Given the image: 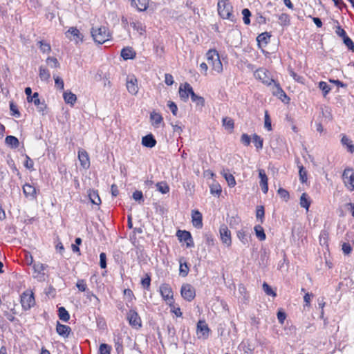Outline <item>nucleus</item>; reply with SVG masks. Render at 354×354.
Wrapping results in <instances>:
<instances>
[{"instance_id": "6ab92c4d", "label": "nucleus", "mask_w": 354, "mask_h": 354, "mask_svg": "<svg viewBox=\"0 0 354 354\" xmlns=\"http://www.w3.org/2000/svg\"><path fill=\"white\" fill-rule=\"evenodd\" d=\"M78 158L80 162L81 166L84 169H88L90 167V160H89L88 154L85 150H84V149L79 150Z\"/></svg>"}, {"instance_id": "338daca9", "label": "nucleus", "mask_w": 354, "mask_h": 354, "mask_svg": "<svg viewBox=\"0 0 354 354\" xmlns=\"http://www.w3.org/2000/svg\"><path fill=\"white\" fill-rule=\"evenodd\" d=\"M76 286L81 292H84L86 289V284L83 279L78 280Z\"/></svg>"}, {"instance_id": "5701e85b", "label": "nucleus", "mask_w": 354, "mask_h": 354, "mask_svg": "<svg viewBox=\"0 0 354 354\" xmlns=\"http://www.w3.org/2000/svg\"><path fill=\"white\" fill-rule=\"evenodd\" d=\"M209 329L205 322L199 321L197 324V333L204 338L209 335Z\"/></svg>"}, {"instance_id": "37998d69", "label": "nucleus", "mask_w": 354, "mask_h": 354, "mask_svg": "<svg viewBox=\"0 0 354 354\" xmlns=\"http://www.w3.org/2000/svg\"><path fill=\"white\" fill-rule=\"evenodd\" d=\"M158 191L162 194H167L169 192V187L166 182H160L156 185Z\"/></svg>"}, {"instance_id": "dca6fc26", "label": "nucleus", "mask_w": 354, "mask_h": 354, "mask_svg": "<svg viewBox=\"0 0 354 354\" xmlns=\"http://www.w3.org/2000/svg\"><path fill=\"white\" fill-rule=\"evenodd\" d=\"M127 319L131 326L136 328L141 326L140 317H139L138 313L135 310L131 309L129 310V312L127 314Z\"/></svg>"}, {"instance_id": "f257e3e1", "label": "nucleus", "mask_w": 354, "mask_h": 354, "mask_svg": "<svg viewBox=\"0 0 354 354\" xmlns=\"http://www.w3.org/2000/svg\"><path fill=\"white\" fill-rule=\"evenodd\" d=\"M91 34L94 41L99 44H104L111 38L109 30L103 26L92 27Z\"/></svg>"}, {"instance_id": "58836bf2", "label": "nucleus", "mask_w": 354, "mask_h": 354, "mask_svg": "<svg viewBox=\"0 0 354 354\" xmlns=\"http://www.w3.org/2000/svg\"><path fill=\"white\" fill-rule=\"evenodd\" d=\"M254 232L257 237L260 241H264L266 238L264 230L262 226L258 225L254 227Z\"/></svg>"}, {"instance_id": "5fc2aeb1", "label": "nucleus", "mask_w": 354, "mask_h": 354, "mask_svg": "<svg viewBox=\"0 0 354 354\" xmlns=\"http://www.w3.org/2000/svg\"><path fill=\"white\" fill-rule=\"evenodd\" d=\"M141 284L143 288L147 290L149 289L151 285V277L149 274H146L145 277L141 280Z\"/></svg>"}, {"instance_id": "de8ad7c7", "label": "nucleus", "mask_w": 354, "mask_h": 354, "mask_svg": "<svg viewBox=\"0 0 354 354\" xmlns=\"http://www.w3.org/2000/svg\"><path fill=\"white\" fill-rule=\"evenodd\" d=\"M299 175L300 181L304 183L307 181V171L305 170L304 166H299Z\"/></svg>"}, {"instance_id": "3c124183", "label": "nucleus", "mask_w": 354, "mask_h": 354, "mask_svg": "<svg viewBox=\"0 0 354 354\" xmlns=\"http://www.w3.org/2000/svg\"><path fill=\"white\" fill-rule=\"evenodd\" d=\"M89 198L92 203L99 205L101 203L100 198L97 192L93 191L89 194Z\"/></svg>"}, {"instance_id": "a18cd8bd", "label": "nucleus", "mask_w": 354, "mask_h": 354, "mask_svg": "<svg viewBox=\"0 0 354 354\" xmlns=\"http://www.w3.org/2000/svg\"><path fill=\"white\" fill-rule=\"evenodd\" d=\"M253 142L257 149L263 148V140L259 136L254 133L252 136Z\"/></svg>"}, {"instance_id": "e2e57ef3", "label": "nucleus", "mask_w": 354, "mask_h": 354, "mask_svg": "<svg viewBox=\"0 0 354 354\" xmlns=\"http://www.w3.org/2000/svg\"><path fill=\"white\" fill-rule=\"evenodd\" d=\"M10 109L12 112V115L17 116V118L20 116V113L17 106L12 102H10Z\"/></svg>"}, {"instance_id": "c756f323", "label": "nucleus", "mask_w": 354, "mask_h": 354, "mask_svg": "<svg viewBox=\"0 0 354 354\" xmlns=\"http://www.w3.org/2000/svg\"><path fill=\"white\" fill-rule=\"evenodd\" d=\"M299 204L301 207L305 208L307 211H308L310 205V200L308 195L306 193H303L301 194L300 197Z\"/></svg>"}, {"instance_id": "0e129e2a", "label": "nucleus", "mask_w": 354, "mask_h": 354, "mask_svg": "<svg viewBox=\"0 0 354 354\" xmlns=\"http://www.w3.org/2000/svg\"><path fill=\"white\" fill-rule=\"evenodd\" d=\"M100 266L103 269L106 268V255L104 252L100 254Z\"/></svg>"}, {"instance_id": "4468645a", "label": "nucleus", "mask_w": 354, "mask_h": 354, "mask_svg": "<svg viewBox=\"0 0 354 354\" xmlns=\"http://www.w3.org/2000/svg\"><path fill=\"white\" fill-rule=\"evenodd\" d=\"M220 236L222 243L227 247H230L232 245L231 232L225 226L223 225L220 227Z\"/></svg>"}, {"instance_id": "c85d7f7f", "label": "nucleus", "mask_w": 354, "mask_h": 354, "mask_svg": "<svg viewBox=\"0 0 354 354\" xmlns=\"http://www.w3.org/2000/svg\"><path fill=\"white\" fill-rule=\"evenodd\" d=\"M6 144L12 149H16L19 145V140L13 136H8L5 140Z\"/></svg>"}, {"instance_id": "bb28decb", "label": "nucleus", "mask_w": 354, "mask_h": 354, "mask_svg": "<svg viewBox=\"0 0 354 354\" xmlns=\"http://www.w3.org/2000/svg\"><path fill=\"white\" fill-rule=\"evenodd\" d=\"M237 237L243 245H247L249 243L251 236L245 230L241 229L237 231Z\"/></svg>"}, {"instance_id": "79ce46f5", "label": "nucleus", "mask_w": 354, "mask_h": 354, "mask_svg": "<svg viewBox=\"0 0 354 354\" xmlns=\"http://www.w3.org/2000/svg\"><path fill=\"white\" fill-rule=\"evenodd\" d=\"M39 48L44 53H49L51 51L50 45L45 41L41 40L38 41Z\"/></svg>"}, {"instance_id": "2f4dec72", "label": "nucleus", "mask_w": 354, "mask_h": 354, "mask_svg": "<svg viewBox=\"0 0 354 354\" xmlns=\"http://www.w3.org/2000/svg\"><path fill=\"white\" fill-rule=\"evenodd\" d=\"M191 99L192 102H196L197 105L203 106L204 105L205 100L203 97L197 95L193 91L192 88H189Z\"/></svg>"}, {"instance_id": "4d7b16f0", "label": "nucleus", "mask_w": 354, "mask_h": 354, "mask_svg": "<svg viewBox=\"0 0 354 354\" xmlns=\"http://www.w3.org/2000/svg\"><path fill=\"white\" fill-rule=\"evenodd\" d=\"M204 241L208 246H213L214 245V239L213 236L209 233L204 234Z\"/></svg>"}, {"instance_id": "f3484780", "label": "nucleus", "mask_w": 354, "mask_h": 354, "mask_svg": "<svg viewBox=\"0 0 354 354\" xmlns=\"http://www.w3.org/2000/svg\"><path fill=\"white\" fill-rule=\"evenodd\" d=\"M192 222L196 228L201 229L203 227V216L198 210L192 211Z\"/></svg>"}, {"instance_id": "c03bdc74", "label": "nucleus", "mask_w": 354, "mask_h": 354, "mask_svg": "<svg viewBox=\"0 0 354 354\" xmlns=\"http://www.w3.org/2000/svg\"><path fill=\"white\" fill-rule=\"evenodd\" d=\"M319 88L322 91L323 95L326 97L331 90L330 86L326 82L321 81L319 82Z\"/></svg>"}, {"instance_id": "8fccbe9b", "label": "nucleus", "mask_w": 354, "mask_h": 354, "mask_svg": "<svg viewBox=\"0 0 354 354\" xmlns=\"http://www.w3.org/2000/svg\"><path fill=\"white\" fill-rule=\"evenodd\" d=\"M263 291L267 295L272 296L275 297L277 296L276 292L272 289V288L266 283L264 282L262 285Z\"/></svg>"}, {"instance_id": "7ed1b4c3", "label": "nucleus", "mask_w": 354, "mask_h": 354, "mask_svg": "<svg viewBox=\"0 0 354 354\" xmlns=\"http://www.w3.org/2000/svg\"><path fill=\"white\" fill-rule=\"evenodd\" d=\"M207 60L212 69L218 73L223 71V64L216 50H209L206 54Z\"/></svg>"}, {"instance_id": "4be33fe9", "label": "nucleus", "mask_w": 354, "mask_h": 354, "mask_svg": "<svg viewBox=\"0 0 354 354\" xmlns=\"http://www.w3.org/2000/svg\"><path fill=\"white\" fill-rule=\"evenodd\" d=\"M190 88L192 87L189 83H185L184 84L180 86L179 95L181 100H183L184 102H186L188 100L189 95H190L189 91V88Z\"/></svg>"}, {"instance_id": "6e6d98bb", "label": "nucleus", "mask_w": 354, "mask_h": 354, "mask_svg": "<svg viewBox=\"0 0 354 354\" xmlns=\"http://www.w3.org/2000/svg\"><path fill=\"white\" fill-rule=\"evenodd\" d=\"M221 192H222L221 187L218 183L212 184L210 186V192L212 194H216V195L219 196L220 194L221 193Z\"/></svg>"}, {"instance_id": "603ef678", "label": "nucleus", "mask_w": 354, "mask_h": 354, "mask_svg": "<svg viewBox=\"0 0 354 354\" xmlns=\"http://www.w3.org/2000/svg\"><path fill=\"white\" fill-rule=\"evenodd\" d=\"M242 15L243 16V22L246 25H249L250 24V16H251V12L248 8H244L242 10Z\"/></svg>"}, {"instance_id": "393cba45", "label": "nucleus", "mask_w": 354, "mask_h": 354, "mask_svg": "<svg viewBox=\"0 0 354 354\" xmlns=\"http://www.w3.org/2000/svg\"><path fill=\"white\" fill-rule=\"evenodd\" d=\"M149 0H131V6L136 7L138 11L146 10L149 6Z\"/></svg>"}, {"instance_id": "680f3d73", "label": "nucleus", "mask_w": 354, "mask_h": 354, "mask_svg": "<svg viewBox=\"0 0 354 354\" xmlns=\"http://www.w3.org/2000/svg\"><path fill=\"white\" fill-rule=\"evenodd\" d=\"M277 192L280 197L283 198L286 201H287L289 199V192L285 189L279 188Z\"/></svg>"}, {"instance_id": "0eeeda50", "label": "nucleus", "mask_w": 354, "mask_h": 354, "mask_svg": "<svg viewBox=\"0 0 354 354\" xmlns=\"http://www.w3.org/2000/svg\"><path fill=\"white\" fill-rule=\"evenodd\" d=\"M342 178L346 187L350 190H354V171L352 169H345Z\"/></svg>"}, {"instance_id": "13d9d810", "label": "nucleus", "mask_w": 354, "mask_h": 354, "mask_svg": "<svg viewBox=\"0 0 354 354\" xmlns=\"http://www.w3.org/2000/svg\"><path fill=\"white\" fill-rule=\"evenodd\" d=\"M130 25L133 30L138 31L140 35H142L143 32H145V29L140 23L132 22L130 24Z\"/></svg>"}, {"instance_id": "1a4fd4ad", "label": "nucleus", "mask_w": 354, "mask_h": 354, "mask_svg": "<svg viewBox=\"0 0 354 354\" xmlns=\"http://www.w3.org/2000/svg\"><path fill=\"white\" fill-rule=\"evenodd\" d=\"M180 293L184 299L188 301H192L196 296L194 288L189 283L183 284L182 286Z\"/></svg>"}, {"instance_id": "9b49d317", "label": "nucleus", "mask_w": 354, "mask_h": 354, "mask_svg": "<svg viewBox=\"0 0 354 354\" xmlns=\"http://www.w3.org/2000/svg\"><path fill=\"white\" fill-rule=\"evenodd\" d=\"M272 83L274 84L272 88V93L273 95L277 96L283 102L288 103L290 101V98L287 96L286 93L282 89L280 84L276 82L274 80V82H272Z\"/></svg>"}, {"instance_id": "c9c22d12", "label": "nucleus", "mask_w": 354, "mask_h": 354, "mask_svg": "<svg viewBox=\"0 0 354 354\" xmlns=\"http://www.w3.org/2000/svg\"><path fill=\"white\" fill-rule=\"evenodd\" d=\"M59 318L63 322H68L70 319V315L64 307H59L58 308Z\"/></svg>"}, {"instance_id": "a878e982", "label": "nucleus", "mask_w": 354, "mask_h": 354, "mask_svg": "<svg viewBox=\"0 0 354 354\" xmlns=\"http://www.w3.org/2000/svg\"><path fill=\"white\" fill-rule=\"evenodd\" d=\"M136 55V53L131 47H126L121 50V57L124 60L133 59Z\"/></svg>"}, {"instance_id": "6e6552de", "label": "nucleus", "mask_w": 354, "mask_h": 354, "mask_svg": "<svg viewBox=\"0 0 354 354\" xmlns=\"http://www.w3.org/2000/svg\"><path fill=\"white\" fill-rule=\"evenodd\" d=\"M32 266L34 270V278L37 279L39 281H45L44 270L48 267V266L40 262L35 263Z\"/></svg>"}, {"instance_id": "864d4df0", "label": "nucleus", "mask_w": 354, "mask_h": 354, "mask_svg": "<svg viewBox=\"0 0 354 354\" xmlns=\"http://www.w3.org/2000/svg\"><path fill=\"white\" fill-rule=\"evenodd\" d=\"M46 63L51 67V68H59L60 64L57 60V58L53 57H48L46 59Z\"/></svg>"}, {"instance_id": "473e14b6", "label": "nucleus", "mask_w": 354, "mask_h": 354, "mask_svg": "<svg viewBox=\"0 0 354 354\" xmlns=\"http://www.w3.org/2000/svg\"><path fill=\"white\" fill-rule=\"evenodd\" d=\"M270 36L271 35L267 32H263L257 37V41L259 44H263L266 46L269 43Z\"/></svg>"}, {"instance_id": "b1692460", "label": "nucleus", "mask_w": 354, "mask_h": 354, "mask_svg": "<svg viewBox=\"0 0 354 354\" xmlns=\"http://www.w3.org/2000/svg\"><path fill=\"white\" fill-rule=\"evenodd\" d=\"M142 145L148 148H152L156 145V140L154 136L150 133L142 138Z\"/></svg>"}, {"instance_id": "a19ab883", "label": "nucleus", "mask_w": 354, "mask_h": 354, "mask_svg": "<svg viewBox=\"0 0 354 354\" xmlns=\"http://www.w3.org/2000/svg\"><path fill=\"white\" fill-rule=\"evenodd\" d=\"M279 23L282 26H287L290 23V16L286 13H282L279 16Z\"/></svg>"}, {"instance_id": "412c9836", "label": "nucleus", "mask_w": 354, "mask_h": 354, "mask_svg": "<svg viewBox=\"0 0 354 354\" xmlns=\"http://www.w3.org/2000/svg\"><path fill=\"white\" fill-rule=\"evenodd\" d=\"M56 331L60 336L68 337L71 332V328L70 326L62 324L57 322L56 325Z\"/></svg>"}, {"instance_id": "49530a36", "label": "nucleus", "mask_w": 354, "mask_h": 354, "mask_svg": "<svg viewBox=\"0 0 354 354\" xmlns=\"http://www.w3.org/2000/svg\"><path fill=\"white\" fill-rule=\"evenodd\" d=\"M223 125L226 129L232 130L234 127V121L232 119L230 118H223Z\"/></svg>"}, {"instance_id": "f8f14e48", "label": "nucleus", "mask_w": 354, "mask_h": 354, "mask_svg": "<svg viewBox=\"0 0 354 354\" xmlns=\"http://www.w3.org/2000/svg\"><path fill=\"white\" fill-rule=\"evenodd\" d=\"M176 236H178L180 241L186 242V246L187 248L194 247V244L193 239L189 232L186 230H178L176 232Z\"/></svg>"}, {"instance_id": "ea45409f", "label": "nucleus", "mask_w": 354, "mask_h": 354, "mask_svg": "<svg viewBox=\"0 0 354 354\" xmlns=\"http://www.w3.org/2000/svg\"><path fill=\"white\" fill-rule=\"evenodd\" d=\"M189 267L187 263L184 261L183 262V259L180 260V268L179 273L182 277H186L189 273Z\"/></svg>"}, {"instance_id": "72a5a7b5", "label": "nucleus", "mask_w": 354, "mask_h": 354, "mask_svg": "<svg viewBox=\"0 0 354 354\" xmlns=\"http://www.w3.org/2000/svg\"><path fill=\"white\" fill-rule=\"evenodd\" d=\"M150 118L152 121V124L158 127V125L162 122L163 118L160 114L156 112H152L150 115Z\"/></svg>"}, {"instance_id": "39448f33", "label": "nucleus", "mask_w": 354, "mask_h": 354, "mask_svg": "<svg viewBox=\"0 0 354 354\" xmlns=\"http://www.w3.org/2000/svg\"><path fill=\"white\" fill-rule=\"evenodd\" d=\"M270 73L268 70L263 68H260L256 70L254 73V75L256 79L260 80L264 84L270 86L274 82V80L270 77Z\"/></svg>"}, {"instance_id": "774afa93", "label": "nucleus", "mask_w": 354, "mask_h": 354, "mask_svg": "<svg viewBox=\"0 0 354 354\" xmlns=\"http://www.w3.org/2000/svg\"><path fill=\"white\" fill-rule=\"evenodd\" d=\"M167 106H169V109L171 110L172 114L174 115H176L177 112H178L177 105L174 102L169 101Z\"/></svg>"}, {"instance_id": "09e8293b", "label": "nucleus", "mask_w": 354, "mask_h": 354, "mask_svg": "<svg viewBox=\"0 0 354 354\" xmlns=\"http://www.w3.org/2000/svg\"><path fill=\"white\" fill-rule=\"evenodd\" d=\"M111 346L107 344H101L99 348L98 354H110Z\"/></svg>"}, {"instance_id": "423d86ee", "label": "nucleus", "mask_w": 354, "mask_h": 354, "mask_svg": "<svg viewBox=\"0 0 354 354\" xmlns=\"http://www.w3.org/2000/svg\"><path fill=\"white\" fill-rule=\"evenodd\" d=\"M21 304L24 310H30L35 304L32 292L26 291L21 295Z\"/></svg>"}, {"instance_id": "9d476101", "label": "nucleus", "mask_w": 354, "mask_h": 354, "mask_svg": "<svg viewBox=\"0 0 354 354\" xmlns=\"http://www.w3.org/2000/svg\"><path fill=\"white\" fill-rule=\"evenodd\" d=\"M160 292L162 297L169 305L174 302L173 291L169 284L163 283L160 286Z\"/></svg>"}, {"instance_id": "052dcab7", "label": "nucleus", "mask_w": 354, "mask_h": 354, "mask_svg": "<svg viewBox=\"0 0 354 354\" xmlns=\"http://www.w3.org/2000/svg\"><path fill=\"white\" fill-rule=\"evenodd\" d=\"M264 127L268 131H271L272 130L271 120L270 118V116H269L268 111H265Z\"/></svg>"}, {"instance_id": "bf43d9fd", "label": "nucleus", "mask_w": 354, "mask_h": 354, "mask_svg": "<svg viewBox=\"0 0 354 354\" xmlns=\"http://www.w3.org/2000/svg\"><path fill=\"white\" fill-rule=\"evenodd\" d=\"M132 197L135 201H138L139 203L144 201L143 194L141 191H135L133 193Z\"/></svg>"}, {"instance_id": "f03ea898", "label": "nucleus", "mask_w": 354, "mask_h": 354, "mask_svg": "<svg viewBox=\"0 0 354 354\" xmlns=\"http://www.w3.org/2000/svg\"><path fill=\"white\" fill-rule=\"evenodd\" d=\"M232 9L233 7L229 0H218L217 10L221 18L234 21V19L232 15Z\"/></svg>"}, {"instance_id": "20e7f679", "label": "nucleus", "mask_w": 354, "mask_h": 354, "mask_svg": "<svg viewBox=\"0 0 354 354\" xmlns=\"http://www.w3.org/2000/svg\"><path fill=\"white\" fill-rule=\"evenodd\" d=\"M335 33L337 35L342 38L344 44L346 46L348 50L354 51V43L352 39L347 35L346 31L339 26V22H335Z\"/></svg>"}, {"instance_id": "a211bd4d", "label": "nucleus", "mask_w": 354, "mask_h": 354, "mask_svg": "<svg viewBox=\"0 0 354 354\" xmlns=\"http://www.w3.org/2000/svg\"><path fill=\"white\" fill-rule=\"evenodd\" d=\"M23 192L26 198L34 200L37 198V192L35 187L29 183H26L23 186Z\"/></svg>"}, {"instance_id": "69168bd1", "label": "nucleus", "mask_w": 354, "mask_h": 354, "mask_svg": "<svg viewBox=\"0 0 354 354\" xmlns=\"http://www.w3.org/2000/svg\"><path fill=\"white\" fill-rule=\"evenodd\" d=\"M241 142L245 146H248L250 144L251 138L248 134L243 133V134H242V136L241 137Z\"/></svg>"}, {"instance_id": "e433bc0d", "label": "nucleus", "mask_w": 354, "mask_h": 354, "mask_svg": "<svg viewBox=\"0 0 354 354\" xmlns=\"http://www.w3.org/2000/svg\"><path fill=\"white\" fill-rule=\"evenodd\" d=\"M39 76L41 81H48L50 77V72L48 69L41 66L39 67Z\"/></svg>"}, {"instance_id": "7c9ffc66", "label": "nucleus", "mask_w": 354, "mask_h": 354, "mask_svg": "<svg viewBox=\"0 0 354 354\" xmlns=\"http://www.w3.org/2000/svg\"><path fill=\"white\" fill-rule=\"evenodd\" d=\"M63 97L66 103L73 105L77 100L76 95L71 91H66L63 94Z\"/></svg>"}, {"instance_id": "f704fd0d", "label": "nucleus", "mask_w": 354, "mask_h": 354, "mask_svg": "<svg viewBox=\"0 0 354 354\" xmlns=\"http://www.w3.org/2000/svg\"><path fill=\"white\" fill-rule=\"evenodd\" d=\"M221 174L230 187H234L236 185V180L232 174L225 171H223Z\"/></svg>"}, {"instance_id": "4c0bfd02", "label": "nucleus", "mask_w": 354, "mask_h": 354, "mask_svg": "<svg viewBox=\"0 0 354 354\" xmlns=\"http://www.w3.org/2000/svg\"><path fill=\"white\" fill-rule=\"evenodd\" d=\"M341 142L343 145H346L348 148V151L350 153H353L354 151V145L352 144V141L346 136H344L342 138Z\"/></svg>"}, {"instance_id": "ddd939ff", "label": "nucleus", "mask_w": 354, "mask_h": 354, "mask_svg": "<svg viewBox=\"0 0 354 354\" xmlns=\"http://www.w3.org/2000/svg\"><path fill=\"white\" fill-rule=\"evenodd\" d=\"M127 88L131 95H136L138 92V80L134 75L128 76L126 82Z\"/></svg>"}, {"instance_id": "cd10ccee", "label": "nucleus", "mask_w": 354, "mask_h": 354, "mask_svg": "<svg viewBox=\"0 0 354 354\" xmlns=\"http://www.w3.org/2000/svg\"><path fill=\"white\" fill-rule=\"evenodd\" d=\"M31 102H33L34 104L37 106L38 111L40 112H43L46 108V105L44 102H41L39 99V94L37 92L33 93V100Z\"/></svg>"}, {"instance_id": "2eb2a0df", "label": "nucleus", "mask_w": 354, "mask_h": 354, "mask_svg": "<svg viewBox=\"0 0 354 354\" xmlns=\"http://www.w3.org/2000/svg\"><path fill=\"white\" fill-rule=\"evenodd\" d=\"M66 35L71 40H74L76 43L83 41V35L75 27H71L66 32Z\"/></svg>"}, {"instance_id": "aec40b11", "label": "nucleus", "mask_w": 354, "mask_h": 354, "mask_svg": "<svg viewBox=\"0 0 354 354\" xmlns=\"http://www.w3.org/2000/svg\"><path fill=\"white\" fill-rule=\"evenodd\" d=\"M259 176L260 178L259 185L261 188L262 192L264 194H266L268 191V177L265 172V171L262 169H259Z\"/></svg>"}]
</instances>
